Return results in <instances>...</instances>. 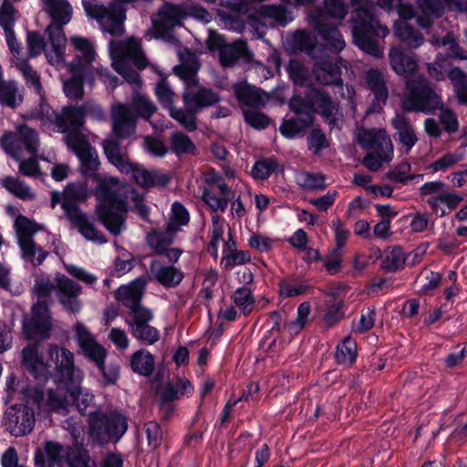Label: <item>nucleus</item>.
I'll list each match as a JSON object with an SVG mask.
<instances>
[{"label":"nucleus","instance_id":"f257e3e1","mask_svg":"<svg viewBox=\"0 0 467 467\" xmlns=\"http://www.w3.org/2000/svg\"><path fill=\"white\" fill-rule=\"evenodd\" d=\"M109 51L112 59V67L122 76L130 84L134 86L131 98V109L137 115V118L149 120L155 113L157 107L153 101L145 94L140 91L142 81L140 74L130 67V63L138 69H143L147 67L148 61L141 50L140 44L135 38H129L125 41L109 42Z\"/></svg>","mask_w":467,"mask_h":467},{"label":"nucleus","instance_id":"f03ea898","mask_svg":"<svg viewBox=\"0 0 467 467\" xmlns=\"http://www.w3.org/2000/svg\"><path fill=\"white\" fill-rule=\"evenodd\" d=\"M392 69L406 78L407 94L402 99V108L408 112H433L442 105L441 98L433 91L427 78L417 76L418 59L415 54H405L400 47L390 49Z\"/></svg>","mask_w":467,"mask_h":467},{"label":"nucleus","instance_id":"7ed1b4c3","mask_svg":"<svg viewBox=\"0 0 467 467\" xmlns=\"http://www.w3.org/2000/svg\"><path fill=\"white\" fill-rule=\"evenodd\" d=\"M351 14L352 33L355 44L364 52L379 58L383 50L375 36L385 37L389 29L379 23L375 16V5L368 0H353Z\"/></svg>","mask_w":467,"mask_h":467},{"label":"nucleus","instance_id":"20e7f679","mask_svg":"<svg viewBox=\"0 0 467 467\" xmlns=\"http://www.w3.org/2000/svg\"><path fill=\"white\" fill-rule=\"evenodd\" d=\"M98 200L97 213L106 229L113 235H119L125 228L127 201L119 194V182L116 178L99 182L96 188Z\"/></svg>","mask_w":467,"mask_h":467},{"label":"nucleus","instance_id":"39448f33","mask_svg":"<svg viewBox=\"0 0 467 467\" xmlns=\"http://www.w3.org/2000/svg\"><path fill=\"white\" fill-rule=\"evenodd\" d=\"M56 292V282L49 277L37 275L32 287L37 302L32 306V317L24 320L23 330L26 338L31 340H45L50 337L52 324L47 299L51 293Z\"/></svg>","mask_w":467,"mask_h":467},{"label":"nucleus","instance_id":"423d86ee","mask_svg":"<svg viewBox=\"0 0 467 467\" xmlns=\"http://www.w3.org/2000/svg\"><path fill=\"white\" fill-rule=\"evenodd\" d=\"M43 10L48 14L51 23L47 27L51 48L46 57L51 65L58 66L64 62L66 51V36L64 26L72 17V7L67 0H41Z\"/></svg>","mask_w":467,"mask_h":467},{"label":"nucleus","instance_id":"0eeeda50","mask_svg":"<svg viewBox=\"0 0 467 467\" xmlns=\"http://www.w3.org/2000/svg\"><path fill=\"white\" fill-rule=\"evenodd\" d=\"M102 148L109 161L121 173L131 174L134 182L143 188L165 187L171 181L168 172L160 170H147L142 165L132 163L121 152L119 143L113 140H104Z\"/></svg>","mask_w":467,"mask_h":467},{"label":"nucleus","instance_id":"6e6552de","mask_svg":"<svg viewBox=\"0 0 467 467\" xmlns=\"http://www.w3.org/2000/svg\"><path fill=\"white\" fill-rule=\"evenodd\" d=\"M357 140L363 149L371 150L363 159V164L369 171H377L383 162L392 160L393 145L384 129H358Z\"/></svg>","mask_w":467,"mask_h":467},{"label":"nucleus","instance_id":"1a4fd4ad","mask_svg":"<svg viewBox=\"0 0 467 467\" xmlns=\"http://www.w3.org/2000/svg\"><path fill=\"white\" fill-rule=\"evenodd\" d=\"M132 1H114L106 5L98 0H82V4L87 15L99 23L103 32L111 36H121L126 19L125 4Z\"/></svg>","mask_w":467,"mask_h":467},{"label":"nucleus","instance_id":"9d476101","mask_svg":"<svg viewBox=\"0 0 467 467\" xmlns=\"http://www.w3.org/2000/svg\"><path fill=\"white\" fill-rule=\"evenodd\" d=\"M88 422L90 436L100 444L119 441L128 430L126 416L118 410L92 411Z\"/></svg>","mask_w":467,"mask_h":467},{"label":"nucleus","instance_id":"9b49d317","mask_svg":"<svg viewBox=\"0 0 467 467\" xmlns=\"http://www.w3.org/2000/svg\"><path fill=\"white\" fill-rule=\"evenodd\" d=\"M420 195L425 199L431 211L439 217H444L458 208L463 202V196L450 190L442 181L436 180L423 183L419 188Z\"/></svg>","mask_w":467,"mask_h":467},{"label":"nucleus","instance_id":"f8f14e48","mask_svg":"<svg viewBox=\"0 0 467 467\" xmlns=\"http://www.w3.org/2000/svg\"><path fill=\"white\" fill-rule=\"evenodd\" d=\"M5 152L15 160H20L25 153L36 155L40 147L38 132L26 124L17 125L15 131H5L0 138Z\"/></svg>","mask_w":467,"mask_h":467},{"label":"nucleus","instance_id":"ddd939ff","mask_svg":"<svg viewBox=\"0 0 467 467\" xmlns=\"http://www.w3.org/2000/svg\"><path fill=\"white\" fill-rule=\"evenodd\" d=\"M47 354L50 360L55 365L56 375L58 381L67 385L70 383H79L81 381L83 373L75 365L73 352L64 347L49 344Z\"/></svg>","mask_w":467,"mask_h":467},{"label":"nucleus","instance_id":"4468645a","mask_svg":"<svg viewBox=\"0 0 467 467\" xmlns=\"http://www.w3.org/2000/svg\"><path fill=\"white\" fill-rule=\"evenodd\" d=\"M74 57L68 65L70 72L77 75L94 74V63L97 58L95 43L90 38L72 36L69 39Z\"/></svg>","mask_w":467,"mask_h":467},{"label":"nucleus","instance_id":"2eb2a0df","mask_svg":"<svg viewBox=\"0 0 467 467\" xmlns=\"http://www.w3.org/2000/svg\"><path fill=\"white\" fill-rule=\"evenodd\" d=\"M5 430L15 437L29 434L35 426V411L27 404H16L9 407L4 416Z\"/></svg>","mask_w":467,"mask_h":467},{"label":"nucleus","instance_id":"dca6fc26","mask_svg":"<svg viewBox=\"0 0 467 467\" xmlns=\"http://www.w3.org/2000/svg\"><path fill=\"white\" fill-rule=\"evenodd\" d=\"M154 316L150 309H140L136 311L135 316L129 317L125 323L131 336L140 343L151 346L161 338L160 331L150 325Z\"/></svg>","mask_w":467,"mask_h":467},{"label":"nucleus","instance_id":"f3484780","mask_svg":"<svg viewBox=\"0 0 467 467\" xmlns=\"http://www.w3.org/2000/svg\"><path fill=\"white\" fill-rule=\"evenodd\" d=\"M56 296L63 308L72 314L78 313L82 308L79 296L82 294V286L72 278L59 272L55 274Z\"/></svg>","mask_w":467,"mask_h":467},{"label":"nucleus","instance_id":"a211bd4d","mask_svg":"<svg viewBox=\"0 0 467 467\" xmlns=\"http://www.w3.org/2000/svg\"><path fill=\"white\" fill-rule=\"evenodd\" d=\"M65 141L78 158L81 172L85 176H94L100 164L97 151L80 134L72 133L66 136Z\"/></svg>","mask_w":467,"mask_h":467},{"label":"nucleus","instance_id":"6ab92c4d","mask_svg":"<svg viewBox=\"0 0 467 467\" xmlns=\"http://www.w3.org/2000/svg\"><path fill=\"white\" fill-rule=\"evenodd\" d=\"M137 120V115L131 109L130 104L119 103L113 105L111 108V126L116 140H112L119 143L118 140L131 137L136 131Z\"/></svg>","mask_w":467,"mask_h":467},{"label":"nucleus","instance_id":"aec40b11","mask_svg":"<svg viewBox=\"0 0 467 467\" xmlns=\"http://www.w3.org/2000/svg\"><path fill=\"white\" fill-rule=\"evenodd\" d=\"M306 99L331 129L338 127V121L341 120L342 114L338 104L333 101L327 92L313 88L307 93Z\"/></svg>","mask_w":467,"mask_h":467},{"label":"nucleus","instance_id":"412c9836","mask_svg":"<svg viewBox=\"0 0 467 467\" xmlns=\"http://www.w3.org/2000/svg\"><path fill=\"white\" fill-rule=\"evenodd\" d=\"M65 206V215L70 222L71 225L78 229L79 234L87 240L98 244L107 243V238L104 234L96 228L94 219L82 212L80 209H76L67 204Z\"/></svg>","mask_w":467,"mask_h":467},{"label":"nucleus","instance_id":"4be33fe9","mask_svg":"<svg viewBox=\"0 0 467 467\" xmlns=\"http://www.w3.org/2000/svg\"><path fill=\"white\" fill-rule=\"evenodd\" d=\"M147 284L145 276H139L115 291V298L130 310V317L135 316L136 311L140 309H148L141 305Z\"/></svg>","mask_w":467,"mask_h":467},{"label":"nucleus","instance_id":"5701e85b","mask_svg":"<svg viewBox=\"0 0 467 467\" xmlns=\"http://www.w3.org/2000/svg\"><path fill=\"white\" fill-rule=\"evenodd\" d=\"M75 331L78 345L84 356L96 366L102 365L108 355L106 348L96 340L95 337L81 322H77Z\"/></svg>","mask_w":467,"mask_h":467},{"label":"nucleus","instance_id":"b1692460","mask_svg":"<svg viewBox=\"0 0 467 467\" xmlns=\"http://www.w3.org/2000/svg\"><path fill=\"white\" fill-rule=\"evenodd\" d=\"M22 364L36 379L46 381L51 376V367L45 360L39 347L36 344H29L23 348Z\"/></svg>","mask_w":467,"mask_h":467},{"label":"nucleus","instance_id":"393cba45","mask_svg":"<svg viewBox=\"0 0 467 467\" xmlns=\"http://www.w3.org/2000/svg\"><path fill=\"white\" fill-rule=\"evenodd\" d=\"M54 119H52L58 130L67 133L66 136L70 134H80L79 130L84 124L86 110L84 107L67 106L63 108L60 114L52 111Z\"/></svg>","mask_w":467,"mask_h":467},{"label":"nucleus","instance_id":"a878e982","mask_svg":"<svg viewBox=\"0 0 467 467\" xmlns=\"http://www.w3.org/2000/svg\"><path fill=\"white\" fill-rule=\"evenodd\" d=\"M365 80L368 88L374 96L367 113L379 112L386 105L389 98L385 77L379 69L370 68L365 74Z\"/></svg>","mask_w":467,"mask_h":467},{"label":"nucleus","instance_id":"bb28decb","mask_svg":"<svg viewBox=\"0 0 467 467\" xmlns=\"http://www.w3.org/2000/svg\"><path fill=\"white\" fill-rule=\"evenodd\" d=\"M182 99L186 108L199 112L203 108L213 106L220 101V97L212 89L197 85L186 87L182 94Z\"/></svg>","mask_w":467,"mask_h":467},{"label":"nucleus","instance_id":"cd10ccee","mask_svg":"<svg viewBox=\"0 0 467 467\" xmlns=\"http://www.w3.org/2000/svg\"><path fill=\"white\" fill-rule=\"evenodd\" d=\"M341 62L342 58L339 57L335 60L323 58L317 61L313 68L316 80L321 85L342 86L341 67L338 65Z\"/></svg>","mask_w":467,"mask_h":467},{"label":"nucleus","instance_id":"c85d7f7f","mask_svg":"<svg viewBox=\"0 0 467 467\" xmlns=\"http://www.w3.org/2000/svg\"><path fill=\"white\" fill-rule=\"evenodd\" d=\"M233 90L243 110L244 109V107L249 108L248 109H261L269 100L267 93L246 83H235L233 86Z\"/></svg>","mask_w":467,"mask_h":467},{"label":"nucleus","instance_id":"c756f323","mask_svg":"<svg viewBox=\"0 0 467 467\" xmlns=\"http://www.w3.org/2000/svg\"><path fill=\"white\" fill-rule=\"evenodd\" d=\"M193 389L192 382L186 379L178 378L167 382L159 390L160 409H164L166 403H172L174 400L192 396Z\"/></svg>","mask_w":467,"mask_h":467},{"label":"nucleus","instance_id":"7c9ffc66","mask_svg":"<svg viewBox=\"0 0 467 467\" xmlns=\"http://www.w3.org/2000/svg\"><path fill=\"white\" fill-rule=\"evenodd\" d=\"M182 10L173 4L165 3L157 13V17L152 20L155 30L161 36L168 35L177 26L181 25Z\"/></svg>","mask_w":467,"mask_h":467},{"label":"nucleus","instance_id":"2f4dec72","mask_svg":"<svg viewBox=\"0 0 467 467\" xmlns=\"http://www.w3.org/2000/svg\"><path fill=\"white\" fill-rule=\"evenodd\" d=\"M150 272L154 280L166 288L176 287L184 277V274L181 269L173 265H164L159 260H152L150 262Z\"/></svg>","mask_w":467,"mask_h":467},{"label":"nucleus","instance_id":"473e14b6","mask_svg":"<svg viewBox=\"0 0 467 467\" xmlns=\"http://www.w3.org/2000/svg\"><path fill=\"white\" fill-rule=\"evenodd\" d=\"M234 198L232 190L223 191L212 188H202L201 199L214 213L225 212L229 202Z\"/></svg>","mask_w":467,"mask_h":467},{"label":"nucleus","instance_id":"72a5a7b5","mask_svg":"<svg viewBox=\"0 0 467 467\" xmlns=\"http://www.w3.org/2000/svg\"><path fill=\"white\" fill-rule=\"evenodd\" d=\"M391 124L399 135V140L409 152L418 141V138L413 126L409 122L406 117L397 114L392 119Z\"/></svg>","mask_w":467,"mask_h":467},{"label":"nucleus","instance_id":"f704fd0d","mask_svg":"<svg viewBox=\"0 0 467 467\" xmlns=\"http://www.w3.org/2000/svg\"><path fill=\"white\" fill-rule=\"evenodd\" d=\"M314 117V113L295 114L281 125L280 131L286 138H295L313 124Z\"/></svg>","mask_w":467,"mask_h":467},{"label":"nucleus","instance_id":"c9c22d12","mask_svg":"<svg viewBox=\"0 0 467 467\" xmlns=\"http://www.w3.org/2000/svg\"><path fill=\"white\" fill-rule=\"evenodd\" d=\"M130 366L134 373L149 377L155 369L154 356L147 349H139L130 356Z\"/></svg>","mask_w":467,"mask_h":467},{"label":"nucleus","instance_id":"e433bc0d","mask_svg":"<svg viewBox=\"0 0 467 467\" xmlns=\"http://www.w3.org/2000/svg\"><path fill=\"white\" fill-rule=\"evenodd\" d=\"M18 245L24 261L34 267L42 265L48 255V252L37 245L34 240H21Z\"/></svg>","mask_w":467,"mask_h":467},{"label":"nucleus","instance_id":"4c0bfd02","mask_svg":"<svg viewBox=\"0 0 467 467\" xmlns=\"http://www.w3.org/2000/svg\"><path fill=\"white\" fill-rule=\"evenodd\" d=\"M317 31L325 41V46L331 51L339 53L345 48L343 36L336 26L318 23Z\"/></svg>","mask_w":467,"mask_h":467},{"label":"nucleus","instance_id":"58836bf2","mask_svg":"<svg viewBox=\"0 0 467 467\" xmlns=\"http://www.w3.org/2000/svg\"><path fill=\"white\" fill-rule=\"evenodd\" d=\"M71 73V78L64 82V93L70 99H81L84 94V83H94V74L77 75Z\"/></svg>","mask_w":467,"mask_h":467},{"label":"nucleus","instance_id":"ea45409f","mask_svg":"<svg viewBox=\"0 0 467 467\" xmlns=\"http://www.w3.org/2000/svg\"><path fill=\"white\" fill-rule=\"evenodd\" d=\"M357 356V343L350 336L346 337L337 346L335 358L337 364L350 367L356 361Z\"/></svg>","mask_w":467,"mask_h":467},{"label":"nucleus","instance_id":"a19ab883","mask_svg":"<svg viewBox=\"0 0 467 467\" xmlns=\"http://www.w3.org/2000/svg\"><path fill=\"white\" fill-rule=\"evenodd\" d=\"M63 446L55 441H47L44 451L36 454V464L38 467H54L60 462Z\"/></svg>","mask_w":467,"mask_h":467},{"label":"nucleus","instance_id":"79ce46f5","mask_svg":"<svg viewBox=\"0 0 467 467\" xmlns=\"http://www.w3.org/2000/svg\"><path fill=\"white\" fill-rule=\"evenodd\" d=\"M395 34L402 43L410 48H417L424 43L421 33L405 21H400L395 25Z\"/></svg>","mask_w":467,"mask_h":467},{"label":"nucleus","instance_id":"37998d69","mask_svg":"<svg viewBox=\"0 0 467 467\" xmlns=\"http://www.w3.org/2000/svg\"><path fill=\"white\" fill-rule=\"evenodd\" d=\"M231 299L244 316H249L255 307L254 290L250 286L238 287L234 291Z\"/></svg>","mask_w":467,"mask_h":467},{"label":"nucleus","instance_id":"c03bdc74","mask_svg":"<svg viewBox=\"0 0 467 467\" xmlns=\"http://www.w3.org/2000/svg\"><path fill=\"white\" fill-rule=\"evenodd\" d=\"M14 65L22 73L26 86L30 88H33L34 91L42 98L43 87L41 84L40 76L31 67L27 59L25 57H18V61H15Z\"/></svg>","mask_w":467,"mask_h":467},{"label":"nucleus","instance_id":"a18cd8bd","mask_svg":"<svg viewBox=\"0 0 467 467\" xmlns=\"http://www.w3.org/2000/svg\"><path fill=\"white\" fill-rule=\"evenodd\" d=\"M2 185L11 194L23 201L34 200L36 197L31 188L17 177H5Z\"/></svg>","mask_w":467,"mask_h":467},{"label":"nucleus","instance_id":"49530a36","mask_svg":"<svg viewBox=\"0 0 467 467\" xmlns=\"http://www.w3.org/2000/svg\"><path fill=\"white\" fill-rule=\"evenodd\" d=\"M189 222L190 213L184 205L179 202H173L166 230L171 234H176L181 231L182 226L187 225Z\"/></svg>","mask_w":467,"mask_h":467},{"label":"nucleus","instance_id":"de8ad7c7","mask_svg":"<svg viewBox=\"0 0 467 467\" xmlns=\"http://www.w3.org/2000/svg\"><path fill=\"white\" fill-rule=\"evenodd\" d=\"M458 102L467 105V74L460 67H452L447 72Z\"/></svg>","mask_w":467,"mask_h":467},{"label":"nucleus","instance_id":"09e8293b","mask_svg":"<svg viewBox=\"0 0 467 467\" xmlns=\"http://www.w3.org/2000/svg\"><path fill=\"white\" fill-rule=\"evenodd\" d=\"M279 168V162L275 157L263 158L256 161L251 170V175L254 180H267Z\"/></svg>","mask_w":467,"mask_h":467},{"label":"nucleus","instance_id":"8fccbe9b","mask_svg":"<svg viewBox=\"0 0 467 467\" xmlns=\"http://www.w3.org/2000/svg\"><path fill=\"white\" fill-rule=\"evenodd\" d=\"M246 43L244 41H236L232 45L224 46L220 50V61L223 67L234 65L241 57L245 55Z\"/></svg>","mask_w":467,"mask_h":467},{"label":"nucleus","instance_id":"3c124183","mask_svg":"<svg viewBox=\"0 0 467 467\" xmlns=\"http://www.w3.org/2000/svg\"><path fill=\"white\" fill-rule=\"evenodd\" d=\"M171 150L177 156L196 153V147L190 137L181 131H175L171 135Z\"/></svg>","mask_w":467,"mask_h":467},{"label":"nucleus","instance_id":"603ef678","mask_svg":"<svg viewBox=\"0 0 467 467\" xmlns=\"http://www.w3.org/2000/svg\"><path fill=\"white\" fill-rule=\"evenodd\" d=\"M68 408L69 401L64 393L54 389L47 391L43 410L64 415L67 413Z\"/></svg>","mask_w":467,"mask_h":467},{"label":"nucleus","instance_id":"864d4df0","mask_svg":"<svg viewBox=\"0 0 467 467\" xmlns=\"http://www.w3.org/2000/svg\"><path fill=\"white\" fill-rule=\"evenodd\" d=\"M22 102L17 84L15 81L0 82V103L12 109L16 108Z\"/></svg>","mask_w":467,"mask_h":467},{"label":"nucleus","instance_id":"5fc2aeb1","mask_svg":"<svg viewBox=\"0 0 467 467\" xmlns=\"http://www.w3.org/2000/svg\"><path fill=\"white\" fill-rule=\"evenodd\" d=\"M406 262L404 251L400 246L389 248L384 254L381 266L388 272H395L402 268Z\"/></svg>","mask_w":467,"mask_h":467},{"label":"nucleus","instance_id":"6e6d98bb","mask_svg":"<svg viewBox=\"0 0 467 467\" xmlns=\"http://www.w3.org/2000/svg\"><path fill=\"white\" fill-rule=\"evenodd\" d=\"M87 196V189L80 183H69L63 191L62 209L65 211L64 204L79 209L77 202L83 201Z\"/></svg>","mask_w":467,"mask_h":467},{"label":"nucleus","instance_id":"4d7b16f0","mask_svg":"<svg viewBox=\"0 0 467 467\" xmlns=\"http://www.w3.org/2000/svg\"><path fill=\"white\" fill-rule=\"evenodd\" d=\"M71 387H67V392L77 410L81 415H85L87 409L93 402L94 396L89 392H83L79 383H71Z\"/></svg>","mask_w":467,"mask_h":467},{"label":"nucleus","instance_id":"13d9d810","mask_svg":"<svg viewBox=\"0 0 467 467\" xmlns=\"http://www.w3.org/2000/svg\"><path fill=\"white\" fill-rule=\"evenodd\" d=\"M174 234L167 230L166 233L152 231L147 235V243L156 254H161L173 243Z\"/></svg>","mask_w":467,"mask_h":467},{"label":"nucleus","instance_id":"bf43d9fd","mask_svg":"<svg viewBox=\"0 0 467 467\" xmlns=\"http://www.w3.org/2000/svg\"><path fill=\"white\" fill-rule=\"evenodd\" d=\"M296 180L298 186L306 191L322 190L326 187V179L321 173L302 171L296 175Z\"/></svg>","mask_w":467,"mask_h":467},{"label":"nucleus","instance_id":"052dcab7","mask_svg":"<svg viewBox=\"0 0 467 467\" xmlns=\"http://www.w3.org/2000/svg\"><path fill=\"white\" fill-rule=\"evenodd\" d=\"M410 163L403 161L387 173V178L392 182L406 184L409 181L422 180L423 174H410Z\"/></svg>","mask_w":467,"mask_h":467},{"label":"nucleus","instance_id":"680f3d73","mask_svg":"<svg viewBox=\"0 0 467 467\" xmlns=\"http://www.w3.org/2000/svg\"><path fill=\"white\" fill-rule=\"evenodd\" d=\"M15 228L17 234V243L24 239L34 240L33 235L40 229L36 222L20 214L15 220Z\"/></svg>","mask_w":467,"mask_h":467},{"label":"nucleus","instance_id":"e2e57ef3","mask_svg":"<svg viewBox=\"0 0 467 467\" xmlns=\"http://www.w3.org/2000/svg\"><path fill=\"white\" fill-rule=\"evenodd\" d=\"M427 71L430 78L436 81L445 79L447 68L451 66L450 57L447 55L438 54L431 63H427Z\"/></svg>","mask_w":467,"mask_h":467},{"label":"nucleus","instance_id":"0e129e2a","mask_svg":"<svg viewBox=\"0 0 467 467\" xmlns=\"http://www.w3.org/2000/svg\"><path fill=\"white\" fill-rule=\"evenodd\" d=\"M286 70L294 84L298 86L309 85V71L300 61L296 59L289 60Z\"/></svg>","mask_w":467,"mask_h":467},{"label":"nucleus","instance_id":"69168bd1","mask_svg":"<svg viewBox=\"0 0 467 467\" xmlns=\"http://www.w3.org/2000/svg\"><path fill=\"white\" fill-rule=\"evenodd\" d=\"M462 152H447L435 161L431 162L429 169L432 172L446 171L453 168L459 161L463 159Z\"/></svg>","mask_w":467,"mask_h":467},{"label":"nucleus","instance_id":"338daca9","mask_svg":"<svg viewBox=\"0 0 467 467\" xmlns=\"http://www.w3.org/2000/svg\"><path fill=\"white\" fill-rule=\"evenodd\" d=\"M196 113L197 111H193L188 108L187 109H184L174 107L170 110L171 117L189 131H194L197 129L195 118Z\"/></svg>","mask_w":467,"mask_h":467},{"label":"nucleus","instance_id":"774afa93","mask_svg":"<svg viewBox=\"0 0 467 467\" xmlns=\"http://www.w3.org/2000/svg\"><path fill=\"white\" fill-rule=\"evenodd\" d=\"M16 11L9 0H4L0 6V26L4 32L14 30Z\"/></svg>","mask_w":467,"mask_h":467}]
</instances>
